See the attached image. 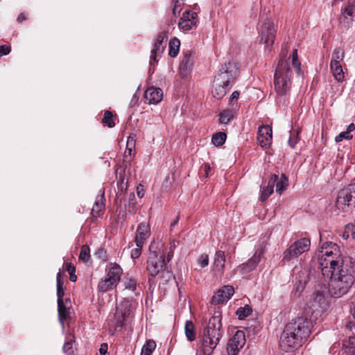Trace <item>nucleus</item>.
Segmentation results:
<instances>
[{
	"label": "nucleus",
	"instance_id": "4468645a",
	"mask_svg": "<svg viewBox=\"0 0 355 355\" xmlns=\"http://www.w3.org/2000/svg\"><path fill=\"white\" fill-rule=\"evenodd\" d=\"M245 343V337L244 332L238 330L227 343V351L228 355H237Z\"/></svg>",
	"mask_w": 355,
	"mask_h": 355
},
{
	"label": "nucleus",
	"instance_id": "473e14b6",
	"mask_svg": "<svg viewBox=\"0 0 355 355\" xmlns=\"http://www.w3.org/2000/svg\"><path fill=\"white\" fill-rule=\"evenodd\" d=\"M236 111L234 109L225 110L219 114V121L220 123L227 124L234 117Z\"/></svg>",
	"mask_w": 355,
	"mask_h": 355
},
{
	"label": "nucleus",
	"instance_id": "9b49d317",
	"mask_svg": "<svg viewBox=\"0 0 355 355\" xmlns=\"http://www.w3.org/2000/svg\"><path fill=\"white\" fill-rule=\"evenodd\" d=\"M132 311V304L130 300L124 299L116 307L114 315V320L112 321V326L115 329L123 325L124 321L128 318Z\"/></svg>",
	"mask_w": 355,
	"mask_h": 355
},
{
	"label": "nucleus",
	"instance_id": "13d9d810",
	"mask_svg": "<svg viewBox=\"0 0 355 355\" xmlns=\"http://www.w3.org/2000/svg\"><path fill=\"white\" fill-rule=\"evenodd\" d=\"M107 344L103 343L99 349V352L101 355H105L107 352Z\"/></svg>",
	"mask_w": 355,
	"mask_h": 355
},
{
	"label": "nucleus",
	"instance_id": "37998d69",
	"mask_svg": "<svg viewBox=\"0 0 355 355\" xmlns=\"http://www.w3.org/2000/svg\"><path fill=\"white\" fill-rule=\"evenodd\" d=\"M105 205L103 202V197H101L99 200H97L95 202L94 205L93 206L92 213L94 216H100L102 211L104 209Z\"/></svg>",
	"mask_w": 355,
	"mask_h": 355
},
{
	"label": "nucleus",
	"instance_id": "3c124183",
	"mask_svg": "<svg viewBox=\"0 0 355 355\" xmlns=\"http://www.w3.org/2000/svg\"><path fill=\"white\" fill-rule=\"evenodd\" d=\"M136 246L137 247L135 249H133L131 252V257L132 259H137L140 257L141 252V249L144 246V244H141L139 246L138 243H136Z\"/></svg>",
	"mask_w": 355,
	"mask_h": 355
},
{
	"label": "nucleus",
	"instance_id": "39448f33",
	"mask_svg": "<svg viewBox=\"0 0 355 355\" xmlns=\"http://www.w3.org/2000/svg\"><path fill=\"white\" fill-rule=\"evenodd\" d=\"M291 73L287 61L281 59L275 73V88L279 95H285L289 90Z\"/></svg>",
	"mask_w": 355,
	"mask_h": 355
},
{
	"label": "nucleus",
	"instance_id": "393cba45",
	"mask_svg": "<svg viewBox=\"0 0 355 355\" xmlns=\"http://www.w3.org/2000/svg\"><path fill=\"white\" fill-rule=\"evenodd\" d=\"M123 285L124 286V292L133 294V295L131 296V298H132L133 296H137L139 295L140 288L138 286L135 279L132 277H125Z\"/></svg>",
	"mask_w": 355,
	"mask_h": 355
},
{
	"label": "nucleus",
	"instance_id": "5fc2aeb1",
	"mask_svg": "<svg viewBox=\"0 0 355 355\" xmlns=\"http://www.w3.org/2000/svg\"><path fill=\"white\" fill-rule=\"evenodd\" d=\"M11 50L9 45H0V56L6 55L10 53Z\"/></svg>",
	"mask_w": 355,
	"mask_h": 355
},
{
	"label": "nucleus",
	"instance_id": "1a4fd4ad",
	"mask_svg": "<svg viewBox=\"0 0 355 355\" xmlns=\"http://www.w3.org/2000/svg\"><path fill=\"white\" fill-rule=\"evenodd\" d=\"M311 241L307 238H301L292 243L283 253V260L289 261L297 259L310 249Z\"/></svg>",
	"mask_w": 355,
	"mask_h": 355
},
{
	"label": "nucleus",
	"instance_id": "ea45409f",
	"mask_svg": "<svg viewBox=\"0 0 355 355\" xmlns=\"http://www.w3.org/2000/svg\"><path fill=\"white\" fill-rule=\"evenodd\" d=\"M343 346L347 353L354 354L355 352V337L349 336L347 340L343 342Z\"/></svg>",
	"mask_w": 355,
	"mask_h": 355
},
{
	"label": "nucleus",
	"instance_id": "a18cd8bd",
	"mask_svg": "<svg viewBox=\"0 0 355 355\" xmlns=\"http://www.w3.org/2000/svg\"><path fill=\"white\" fill-rule=\"evenodd\" d=\"M291 61H292V64L293 66V67L295 68L296 69V73L297 74L300 73V66H301V63L298 59V55H297V49H293V52H292V54H291Z\"/></svg>",
	"mask_w": 355,
	"mask_h": 355
},
{
	"label": "nucleus",
	"instance_id": "09e8293b",
	"mask_svg": "<svg viewBox=\"0 0 355 355\" xmlns=\"http://www.w3.org/2000/svg\"><path fill=\"white\" fill-rule=\"evenodd\" d=\"M56 287H57L58 302H62L64 300V299H63V297L64 295V284H60L58 282V284H56Z\"/></svg>",
	"mask_w": 355,
	"mask_h": 355
},
{
	"label": "nucleus",
	"instance_id": "2f4dec72",
	"mask_svg": "<svg viewBox=\"0 0 355 355\" xmlns=\"http://www.w3.org/2000/svg\"><path fill=\"white\" fill-rule=\"evenodd\" d=\"M355 130V125L354 123H350L345 131L340 132L338 135L335 137L336 142H340L343 139L349 140L352 138V135L351 132Z\"/></svg>",
	"mask_w": 355,
	"mask_h": 355
},
{
	"label": "nucleus",
	"instance_id": "f704fd0d",
	"mask_svg": "<svg viewBox=\"0 0 355 355\" xmlns=\"http://www.w3.org/2000/svg\"><path fill=\"white\" fill-rule=\"evenodd\" d=\"M185 335L189 341H193L196 339V334L194 331V324L190 320H187L184 325Z\"/></svg>",
	"mask_w": 355,
	"mask_h": 355
},
{
	"label": "nucleus",
	"instance_id": "4be33fe9",
	"mask_svg": "<svg viewBox=\"0 0 355 355\" xmlns=\"http://www.w3.org/2000/svg\"><path fill=\"white\" fill-rule=\"evenodd\" d=\"M310 271L308 269L304 268L300 270L297 273L295 274V291L296 292L301 293L306 283L309 280Z\"/></svg>",
	"mask_w": 355,
	"mask_h": 355
},
{
	"label": "nucleus",
	"instance_id": "4c0bfd02",
	"mask_svg": "<svg viewBox=\"0 0 355 355\" xmlns=\"http://www.w3.org/2000/svg\"><path fill=\"white\" fill-rule=\"evenodd\" d=\"M344 55V51L341 49L337 48L334 49L332 53L330 64H340V62L343 60Z\"/></svg>",
	"mask_w": 355,
	"mask_h": 355
},
{
	"label": "nucleus",
	"instance_id": "774afa93",
	"mask_svg": "<svg viewBox=\"0 0 355 355\" xmlns=\"http://www.w3.org/2000/svg\"><path fill=\"white\" fill-rule=\"evenodd\" d=\"M352 316H353L354 319H355V309L354 310V311L352 313Z\"/></svg>",
	"mask_w": 355,
	"mask_h": 355
},
{
	"label": "nucleus",
	"instance_id": "49530a36",
	"mask_svg": "<svg viewBox=\"0 0 355 355\" xmlns=\"http://www.w3.org/2000/svg\"><path fill=\"white\" fill-rule=\"evenodd\" d=\"M102 122L105 123L109 128H112L114 126V122L112 120V114L111 112L106 111L105 112Z\"/></svg>",
	"mask_w": 355,
	"mask_h": 355
},
{
	"label": "nucleus",
	"instance_id": "7ed1b4c3",
	"mask_svg": "<svg viewBox=\"0 0 355 355\" xmlns=\"http://www.w3.org/2000/svg\"><path fill=\"white\" fill-rule=\"evenodd\" d=\"M221 320V312L220 311H215L203 330L202 349L206 355L212 353L223 337Z\"/></svg>",
	"mask_w": 355,
	"mask_h": 355
},
{
	"label": "nucleus",
	"instance_id": "e433bc0d",
	"mask_svg": "<svg viewBox=\"0 0 355 355\" xmlns=\"http://www.w3.org/2000/svg\"><path fill=\"white\" fill-rule=\"evenodd\" d=\"M193 53L191 51L185 52L180 64L181 68L185 69H190L193 65Z\"/></svg>",
	"mask_w": 355,
	"mask_h": 355
},
{
	"label": "nucleus",
	"instance_id": "f03ea898",
	"mask_svg": "<svg viewBox=\"0 0 355 355\" xmlns=\"http://www.w3.org/2000/svg\"><path fill=\"white\" fill-rule=\"evenodd\" d=\"M318 263L322 275H332V271L349 263L344 260L339 246L331 242L324 243L318 254Z\"/></svg>",
	"mask_w": 355,
	"mask_h": 355
},
{
	"label": "nucleus",
	"instance_id": "6e6552de",
	"mask_svg": "<svg viewBox=\"0 0 355 355\" xmlns=\"http://www.w3.org/2000/svg\"><path fill=\"white\" fill-rule=\"evenodd\" d=\"M286 327L303 341H306L311 334L312 322L304 317H297L288 323Z\"/></svg>",
	"mask_w": 355,
	"mask_h": 355
},
{
	"label": "nucleus",
	"instance_id": "cd10ccee",
	"mask_svg": "<svg viewBox=\"0 0 355 355\" xmlns=\"http://www.w3.org/2000/svg\"><path fill=\"white\" fill-rule=\"evenodd\" d=\"M225 263V256L224 252L220 251V250L217 251L216 252L215 257H214V270L217 272L222 274L223 272Z\"/></svg>",
	"mask_w": 355,
	"mask_h": 355
},
{
	"label": "nucleus",
	"instance_id": "72a5a7b5",
	"mask_svg": "<svg viewBox=\"0 0 355 355\" xmlns=\"http://www.w3.org/2000/svg\"><path fill=\"white\" fill-rule=\"evenodd\" d=\"M288 186V178L284 175L282 174L280 178L276 182V191L279 194H282Z\"/></svg>",
	"mask_w": 355,
	"mask_h": 355
},
{
	"label": "nucleus",
	"instance_id": "052dcab7",
	"mask_svg": "<svg viewBox=\"0 0 355 355\" xmlns=\"http://www.w3.org/2000/svg\"><path fill=\"white\" fill-rule=\"evenodd\" d=\"M58 282L60 284H64V282L62 279V274H61L60 271L58 272L57 277H56V284H58Z\"/></svg>",
	"mask_w": 355,
	"mask_h": 355
},
{
	"label": "nucleus",
	"instance_id": "5701e85b",
	"mask_svg": "<svg viewBox=\"0 0 355 355\" xmlns=\"http://www.w3.org/2000/svg\"><path fill=\"white\" fill-rule=\"evenodd\" d=\"M58 306L59 320L63 324V321L69 317L71 302L69 298H65L64 301L58 302Z\"/></svg>",
	"mask_w": 355,
	"mask_h": 355
},
{
	"label": "nucleus",
	"instance_id": "58836bf2",
	"mask_svg": "<svg viewBox=\"0 0 355 355\" xmlns=\"http://www.w3.org/2000/svg\"><path fill=\"white\" fill-rule=\"evenodd\" d=\"M180 42L177 38L172 39L169 42V55L171 57H175L179 52Z\"/></svg>",
	"mask_w": 355,
	"mask_h": 355
},
{
	"label": "nucleus",
	"instance_id": "412c9836",
	"mask_svg": "<svg viewBox=\"0 0 355 355\" xmlns=\"http://www.w3.org/2000/svg\"><path fill=\"white\" fill-rule=\"evenodd\" d=\"M163 92L161 89L151 87L144 93L145 101L148 104H157L162 101Z\"/></svg>",
	"mask_w": 355,
	"mask_h": 355
},
{
	"label": "nucleus",
	"instance_id": "f3484780",
	"mask_svg": "<svg viewBox=\"0 0 355 355\" xmlns=\"http://www.w3.org/2000/svg\"><path fill=\"white\" fill-rule=\"evenodd\" d=\"M263 254V250L262 247L257 248L251 259H250L246 263L241 264L239 266L238 269L243 274H246L257 267L260 262L262 255Z\"/></svg>",
	"mask_w": 355,
	"mask_h": 355
},
{
	"label": "nucleus",
	"instance_id": "b1692460",
	"mask_svg": "<svg viewBox=\"0 0 355 355\" xmlns=\"http://www.w3.org/2000/svg\"><path fill=\"white\" fill-rule=\"evenodd\" d=\"M149 236H150V226L146 223L139 224L137 227V230L135 243H138L139 246L141 244H144V241Z\"/></svg>",
	"mask_w": 355,
	"mask_h": 355
},
{
	"label": "nucleus",
	"instance_id": "c03bdc74",
	"mask_svg": "<svg viewBox=\"0 0 355 355\" xmlns=\"http://www.w3.org/2000/svg\"><path fill=\"white\" fill-rule=\"evenodd\" d=\"M90 258V250L88 245H83L81 247L79 259L83 262H87Z\"/></svg>",
	"mask_w": 355,
	"mask_h": 355
},
{
	"label": "nucleus",
	"instance_id": "0eeeda50",
	"mask_svg": "<svg viewBox=\"0 0 355 355\" xmlns=\"http://www.w3.org/2000/svg\"><path fill=\"white\" fill-rule=\"evenodd\" d=\"M352 204L355 207V183H351L339 191L336 207L340 211L347 212Z\"/></svg>",
	"mask_w": 355,
	"mask_h": 355
},
{
	"label": "nucleus",
	"instance_id": "0e129e2a",
	"mask_svg": "<svg viewBox=\"0 0 355 355\" xmlns=\"http://www.w3.org/2000/svg\"><path fill=\"white\" fill-rule=\"evenodd\" d=\"M25 19H26V16H25L24 13H21V14L18 16V17H17V21H18L19 22H21V21H24V20H25Z\"/></svg>",
	"mask_w": 355,
	"mask_h": 355
},
{
	"label": "nucleus",
	"instance_id": "c85d7f7f",
	"mask_svg": "<svg viewBox=\"0 0 355 355\" xmlns=\"http://www.w3.org/2000/svg\"><path fill=\"white\" fill-rule=\"evenodd\" d=\"M118 284L106 275L104 279H101L98 284L99 291L105 293L114 288Z\"/></svg>",
	"mask_w": 355,
	"mask_h": 355
},
{
	"label": "nucleus",
	"instance_id": "8fccbe9b",
	"mask_svg": "<svg viewBox=\"0 0 355 355\" xmlns=\"http://www.w3.org/2000/svg\"><path fill=\"white\" fill-rule=\"evenodd\" d=\"M209 259L207 254H203L198 259V263L201 268L207 267L209 265Z\"/></svg>",
	"mask_w": 355,
	"mask_h": 355
},
{
	"label": "nucleus",
	"instance_id": "a878e982",
	"mask_svg": "<svg viewBox=\"0 0 355 355\" xmlns=\"http://www.w3.org/2000/svg\"><path fill=\"white\" fill-rule=\"evenodd\" d=\"M278 180V175L273 174L268 182L266 187H263L261 191L260 200L265 201L274 191V186Z\"/></svg>",
	"mask_w": 355,
	"mask_h": 355
},
{
	"label": "nucleus",
	"instance_id": "dca6fc26",
	"mask_svg": "<svg viewBox=\"0 0 355 355\" xmlns=\"http://www.w3.org/2000/svg\"><path fill=\"white\" fill-rule=\"evenodd\" d=\"M354 19H355V3H348V4L341 10L339 22L345 28H349L352 26Z\"/></svg>",
	"mask_w": 355,
	"mask_h": 355
},
{
	"label": "nucleus",
	"instance_id": "4d7b16f0",
	"mask_svg": "<svg viewBox=\"0 0 355 355\" xmlns=\"http://www.w3.org/2000/svg\"><path fill=\"white\" fill-rule=\"evenodd\" d=\"M239 92L237 91H234L232 95H231V97H230V105H233V101L235 100L236 101L238 98H239Z\"/></svg>",
	"mask_w": 355,
	"mask_h": 355
},
{
	"label": "nucleus",
	"instance_id": "f257e3e1",
	"mask_svg": "<svg viewBox=\"0 0 355 355\" xmlns=\"http://www.w3.org/2000/svg\"><path fill=\"white\" fill-rule=\"evenodd\" d=\"M329 279V292L335 297H340L348 293L355 281V263L349 261L332 275H323Z\"/></svg>",
	"mask_w": 355,
	"mask_h": 355
},
{
	"label": "nucleus",
	"instance_id": "338daca9",
	"mask_svg": "<svg viewBox=\"0 0 355 355\" xmlns=\"http://www.w3.org/2000/svg\"><path fill=\"white\" fill-rule=\"evenodd\" d=\"M178 220H179V218L178 217L173 222L171 223V227L175 226L178 223Z\"/></svg>",
	"mask_w": 355,
	"mask_h": 355
},
{
	"label": "nucleus",
	"instance_id": "864d4df0",
	"mask_svg": "<svg viewBox=\"0 0 355 355\" xmlns=\"http://www.w3.org/2000/svg\"><path fill=\"white\" fill-rule=\"evenodd\" d=\"M73 342L67 341L63 346V351L67 355H71L73 354Z\"/></svg>",
	"mask_w": 355,
	"mask_h": 355
},
{
	"label": "nucleus",
	"instance_id": "a19ab883",
	"mask_svg": "<svg viewBox=\"0 0 355 355\" xmlns=\"http://www.w3.org/2000/svg\"><path fill=\"white\" fill-rule=\"evenodd\" d=\"M252 308L248 306L245 305L243 307H240L236 310V314L238 316V318L239 320H243L246 317H248L250 313H252Z\"/></svg>",
	"mask_w": 355,
	"mask_h": 355
},
{
	"label": "nucleus",
	"instance_id": "c9c22d12",
	"mask_svg": "<svg viewBox=\"0 0 355 355\" xmlns=\"http://www.w3.org/2000/svg\"><path fill=\"white\" fill-rule=\"evenodd\" d=\"M156 348V343L153 340H148L143 345L140 355H151Z\"/></svg>",
	"mask_w": 355,
	"mask_h": 355
},
{
	"label": "nucleus",
	"instance_id": "e2e57ef3",
	"mask_svg": "<svg viewBox=\"0 0 355 355\" xmlns=\"http://www.w3.org/2000/svg\"><path fill=\"white\" fill-rule=\"evenodd\" d=\"M204 169H205V175L206 177L207 178L208 177V175H209V171H210L211 169V167L209 166V164H205L204 165Z\"/></svg>",
	"mask_w": 355,
	"mask_h": 355
},
{
	"label": "nucleus",
	"instance_id": "6e6d98bb",
	"mask_svg": "<svg viewBox=\"0 0 355 355\" xmlns=\"http://www.w3.org/2000/svg\"><path fill=\"white\" fill-rule=\"evenodd\" d=\"M135 139L132 137H128L127 141V150H128V153L130 155H131L132 148L135 147Z\"/></svg>",
	"mask_w": 355,
	"mask_h": 355
},
{
	"label": "nucleus",
	"instance_id": "603ef678",
	"mask_svg": "<svg viewBox=\"0 0 355 355\" xmlns=\"http://www.w3.org/2000/svg\"><path fill=\"white\" fill-rule=\"evenodd\" d=\"M298 134H299V132L297 131L296 133H293L290 136L288 142V145L291 148H294L295 144L297 143V141H298Z\"/></svg>",
	"mask_w": 355,
	"mask_h": 355
},
{
	"label": "nucleus",
	"instance_id": "7c9ffc66",
	"mask_svg": "<svg viewBox=\"0 0 355 355\" xmlns=\"http://www.w3.org/2000/svg\"><path fill=\"white\" fill-rule=\"evenodd\" d=\"M330 69L334 78L338 82H343L345 78V74L341 64H330Z\"/></svg>",
	"mask_w": 355,
	"mask_h": 355
},
{
	"label": "nucleus",
	"instance_id": "6ab92c4d",
	"mask_svg": "<svg viewBox=\"0 0 355 355\" xmlns=\"http://www.w3.org/2000/svg\"><path fill=\"white\" fill-rule=\"evenodd\" d=\"M234 293V289L232 286H225L219 289L212 297V304H220L227 302L230 299Z\"/></svg>",
	"mask_w": 355,
	"mask_h": 355
},
{
	"label": "nucleus",
	"instance_id": "bf43d9fd",
	"mask_svg": "<svg viewBox=\"0 0 355 355\" xmlns=\"http://www.w3.org/2000/svg\"><path fill=\"white\" fill-rule=\"evenodd\" d=\"M173 14L175 15H176V11L179 9L180 10V5L179 4V1L178 0H176L175 1H173ZM180 10H178L179 12Z\"/></svg>",
	"mask_w": 355,
	"mask_h": 355
},
{
	"label": "nucleus",
	"instance_id": "79ce46f5",
	"mask_svg": "<svg viewBox=\"0 0 355 355\" xmlns=\"http://www.w3.org/2000/svg\"><path fill=\"white\" fill-rule=\"evenodd\" d=\"M226 139V134L222 132H218L213 135L211 141L214 146H222Z\"/></svg>",
	"mask_w": 355,
	"mask_h": 355
},
{
	"label": "nucleus",
	"instance_id": "a211bd4d",
	"mask_svg": "<svg viewBox=\"0 0 355 355\" xmlns=\"http://www.w3.org/2000/svg\"><path fill=\"white\" fill-rule=\"evenodd\" d=\"M272 131L269 125H261L259 128L257 142L263 148H268L272 140Z\"/></svg>",
	"mask_w": 355,
	"mask_h": 355
},
{
	"label": "nucleus",
	"instance_id": "de8ad7c7",
	"mask_svg": "<svg viewBox=\"0 0 355 355\" xmlns=\"http://www.w3.org/2000/svg\"><path fill=\"white\" fill-rule=\"evenodd\" d=\"M66 270L68 271L69 274V279L71 282H76L77 279V277L75 275L76 268L71 263H66Z\"/></svg>",
	"mask_w": 355,
	"mask_h": 355
},
{
	"label": "nucleus",
	"instance_id": "69168bd1",
	"mask_svg": "<svg viewBox=\"0 0 355 355\" xmlns=\"http://www.w3.org/2000/svg\"><path fill=\"white\" fill-rule=\"evenodd\" d=\"M137 196L139 198H141L144 197V192L143 191V189H141V191L139 189V187H137Z\"/></svg>",
	"mask_w": 355,
	"mask_h": 355
},
{
	"label": "nucleus",
	"instance_id": "9d476101",
	"mask_svg": "<svg viewBox=\"0 0 355 355\" xmlns=\"http://www.w3.org/2000/svg\"><path fill=\"white\" fill-rule=\"evenodd\" d=\"M239 74V65L236 62L225 63L215 77L214 81L229 86Z\"/></svg>",
	"mask_w": 355,
	"mask_h": 355
},
{
	"label": "nucleus",
	"instance_id": "aec40b11",
	"mask_svg": "<svg viewBox=\"0 0 355 355\" xmlns=\"http://www.w3.org/2000/svg\"><path fill=\"white\" fill-rule=\"evenodd\" d=\"M167 40V33H160L155 42L153 49L151 51L150 64H152V62H156V56L161 54L164 49V46L163 45V42L164 40Z\"/></svg>",
	"mask_w": 355,
	"mask_h": 355
},
{
	"label": "nucleus",
	"instance_id": "f8f14e48",
	"mask_svg": "<svg viewBox=\"0 0 355 355\" xmlns=\"http://www.w3.org/2000/svg\"><path fill=\"white\" fill-rule=\"evenodd\" d=\"M276 29L273 22L266 19L262 23L259 30L260 43L265 44L266 48L271 47L275 42Z\"/></svg>",
	"mask_w": 355,
	"mask_h": 355
},
{
	"label": "nucleus",
	"instance_id": "bb28decb",
	"mask_svg": "<svg viewBox=\"0 0 355 355\" xmlns=\"http://www.w3.org/2000/svg\"><path fill=\"white\" fill-rule=\"evenodd\" d=\"M122 274L123 270L119 264L116 263H110V268L107 274V277L118 284L121 280Z\"/></svg>",
	"mask_w": 355,
	"mask_h": 355
},
{
	"label": "nucleus",
	"instance_id": "c756f323",
	"mask_svg": "<svg viewBox=\"0 0 355 355\" xmlns=\"http://www.w3.org/2000/svg\"><path fill=\"white\" fill-rule=\"evenodd\" d=\"M228 87L222 83L214 81L212 94L216 98H222L227 93Z\"/></svg>",
	"mask_w": 355,
	"mask_h": 355
},
{
	"label": "nucleus",
	"instance_id": "680f3d73",
	"mask_svg": "<svg viewBox=\"0 0 355 355\" xmlns=\"http://www.w3.org/2000/svg\"><path fill=\"white\" fill-rule=\"evenodd\" d=\"M345 327L347 329H352V328L355 327V322H353L352 321H348L346 322Z\"/></svg>",
	"mask_w": 355,
	"mask_h": 355
},
{
	"label": "nucleus",
	"instance_id": "20e7f679",
	"mask_svg": "<svg viewBox=\"0 0 355 355\" xmlns=\"http://www.w3.org/2000/svg\"><path fill=\"white\" fill-rule=\"evenodd\" d=\"M153 246H150V254L146 261V270L150 277L159 276L166 280L171 278V273L166 262L165 254L161 251H152Z\"/></svg>",
	"mask_w": 355,
	"mask_h": 355
},
{
	"label": "nucleus",
	"instance_id": "2eb2a0df",
	"mask_svg": "<svg viewBox=\"0 0 355 355\" xmlns=\"http://www.w3.org/2000/svg\"><path fill=\"white\" fill-rule=\"evenodd\" d=\"M198 21L197 12L193 10H187L182 14L179 21L178 26L180 30L184 31H190L196 26Z\"/></svg>",
	"mask_w": 355,
	"mask_h": 355
},
{
	"label": "nucleus",
	"instance_id": "ddd939ff",
	"mask_svg": "<svg viewBox=\"0 0 355 355\" xmlns=\"http://www.w3.org/2000/svg\"><path fill=\"white\" fill-rule=\"evenodd\" d=\"M304 343L302 340L298 338L295 334L285 326L284 330L280 337L279 345L280 347L286 352L292 351Z\"/></svg>",
	"mask_w": 355,
	"mask_h": 355
},
{
	"label": "nucleus",
	"instance_id": "423d86ee",
	"mask_svg": "<svg viewBox=\"0 0 355 355\" xmlns=\"http://www.w3.org/2000/svg\"><path fill=\"white\" fill-rule=\"evenodd\" d=\"M328 305L327 288L325 284H318L307 302L309 311L313 313H322Z\"/></svg>",
	"mask_w": 355,
	"mask_h": 355
}]
</instances>
